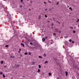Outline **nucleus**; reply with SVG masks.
Returning <instances> with one entry per match:
<instances>
[{
    "label": "nucleus",
    "mask_w": 79,
    "mask_h": 79,
    "mask_svg": "<svg viewBox=\"0 0 79 79\" xmlns=\"http://www.w3.org/2000/svg\"><path fill=\"white\" fill-rule=\"evenodd\" d=\"M7 18H8V19H9L8 22H9V23H11V25H12L13 27V29L14 30H15L14 28H13V26H14V24L13 23V21H12V19L11 18V15H10V14H9V13H8L7 15Z\"/></svg>",
    "instance_id": "f257e3e1"
},
{
    "label": "nucleus",
    "mask_w": 79,
    "mask_h": 79,
    "mask_svg": "<svg viewBox=\"0 0 79 79\" xmlns=\"http://www.w3.org/2000/svg\"><path fill=\"white\" fill-rule=\"evenodd\" d=\"M19 66H20V65L15 64L14 66V68L15 69H18V67H19Z\"/></svg>",
    "instance_id": "f03ea898"
},
{
    "label": "nucleus",
    "mask_w": 79,
    "mask_h": 79,
    "mask_svg": "<svg viewBox=\"0 0 79 79\" xmlns=\"http://www.w3.org/2000/svg\"><path fill=\"white\" fill-rule=\"evenodd\" d=\"M72 62L73 63H75L77 64V65L78 66L79 65V62L77 61H75V62L74 61H73Z\"/></svg>",
    "instance_id": "7ed1b4c3"
},
{
    "label": "nucleus",
    "mask_w": 79,
    "mask_h": 79,
    "mask_svg": "<svg viewBox=\"0 0 79 79\" xmlns=\"http://www.w3.org/2000/svg\"><path fill=\"white\" fill-rule=\"evenodd\" d=\"M42 40L43 42H44L45 40V39L44 38H43L42 39Z\"/></svg>",
    "instance_id": "20e7f679"
},
{
    "label": "nucleus",
    "mask_w": 79,
    "mask_h": 79,
    "mask_svg": "<svg viewBox=\"0 0 79 79\" xmlns=\"http://www.w3.org/2000/svg\"><path fill=\"white\" fill-rule=\"evenodd\" d=\"M53 60H54V61H55V62H56L57 59H56V58H54L53 59Z\"/></svg>",
    "instance_id": "39448f33"
},
{
    "label": "nucleus",
    "mask_w": 79,
    "mask_h": 79,
    "mask_svg": "<svg viewBox=\"0 0 79 79\" xmlns=\"http://www.w3.org/2000/svg\"><path fill=\"white\" fill-rule=\"evenodd\" d=\"M68 72L66 71L65 72V75L66 76H68Z\"/></svg>",
    "instance_id": "423d86ee"
},
{
    "label": "nucleus",
    "mask_w": 79,
    "mask_h": 79,
    "mask_svg": "<svg viewBox=\"0 0 79 79\" xmlns=\"http://www.w3.org/2000/svg\"><path fill=\"white\" fill-rule=\"evenodd\" d=\"M37 72H38V73H39V72H40V69H38V71H37Z\"/></svg>",
    "instance_id": "0eeeda50"
},
{
    "label": "nucleus",
    "mask_w": 79,
    "mask_h": 79,
    "mask_svg": "<svg viewBox=\"0 0 79 79\" xmlns=\"http://www.w3.org/2000/svg\"><path fill=\"white\" fill-rule=\"evenodd\" d=\"M48 2L49 3H52V2H51V1H50L48 0Z\"/></svg>",
    "instance_id": "6e6552de"
},
{
    "label": "nucleus",
    "mask_w": 79,
    "mask_h": 79,
    "mask_svg": "<svg viewBox=\"0 0 79 79\" xmlns=\"http://www.w3.org/2000/svg\"><path fill=\"white\" fill-rule=\"evenodd\" d=\"M43 56H44V57H46V56H47V55L45 54H43Z\"/></svg>",
    "instance_id": "1a4fd4ad"
},
{
    "label": "nucleus",
    "mask_w": 79,
    "mask_h": 79,
    "mask_svg": "<svg viewBox=\"0 0 79 79\" xmlns=\"http://www.w3.org/2000/svg\"><path fill=\"white\" fill-rule=\"evenodd\" d=\"M21 45H23V47H24V44L23 43H21Z\"/></svg>",
    "instance_id": "9d476101"
},
{
    "label": "nucleus",
    "mask_w": 79,
    "mask_h": 79,
    "mask_svg": "<svg viewBox=\"0 0 79 79\" xmlns=\"http://www.w3.org/2000/svg\"><path fill=\"white\" fill-rule=\"evenodd\" d=\"M53 21H56V20H55V18H53Z\"/></svg>",
    "instance_id": "9b49d317"
},
{
    "label": "nucleus",
    "mask_w": 79,
    "mask_h": 79,
    "mask_svg": "<svg viewBox=\"0 0 79 79\" xmlns=\"http://www.w3.org/2000/svg\"><path fill=\"white\" fill-rule=\"evenodd\" d=\"M69 9H70V10H71L73 11V9H72V8H71V7H69Z\"/></svg>",
    "instance_id": "f8f14e48"
},
{
    "label": "nucleus",
    "mask_w": 79,
    "mask_h": 79,
    "mask_svg": "<svg viewBox=\"0 0 79 79\" xmlns=\"http://www.w3.org/2000/svg\"><path fill=\"white\" fill-rule=\"evenodd\" d=\"M44 63H45V64H46V63H48V61L47 60H46L44 62Z\"/></svg>",
    "instance_id": "ddd939ff"
},
{
    "label": "nucleus",
    "mask_w": 79,
    "mask_h": 79,
    "mask_svg": "<svg viewBox=\"0 0 79 79\" xmlns=\"http://www.w3.org/2000/svg\"><path fill=\"white\" fill-rule=\"evenodd\" d=\"M48 74L49 76H50L52 75V73H49Z\"/></svg>",
    "instance_id": "4468645a"
},
{
    "label": "nucleus",
    "mask_w": 79,
    "mask_h": 79,
    "mask_svg": "<svg viewBox=\"0 0 79 79\" xmlns=\"http://www.w3.org/2000/svg\"><path fill=\"white\" fill-rule=\"evenodd\" d=\"M41 19V17H40V16H39V20H40V19Z\"/></svg>",
    "instance_id": "2eb2a0df"
},
{
    "label": "nucleus",
    "mask_w": 79,
    "mask_h": 79,
    "mask_svg": "<svg viewBox=\"0 0 79 79\" xmlns=\"http://www.w3.org/2000/svg\"><path fill=\"white\" fill-rule=\"evenodd\" d=\"M4 11H5V12H6V13H7V10H5V9L4 10Z\"/></svg>",
    "instance_id": "dca6fc26"
},
{
    "label": "nucleus",
    "mask_w": 79,
    "mask_h": 79,
    "mask_svg": "<svg viewBox=\"0 0 79 79\" xmlns=\"http://www.w3.org/2000/svg\"><path fill=\"white\" fill-rule=\"evenodd\" d=\"M32 64H33V65L35 64V62H32Z\"/></svg>",
    "instance_id": "f3484780"
},
{
    "label": "nucleus",
    "mask_w": 79,
    "mask_h": 79,
    "mask_svg": "<svg viewBox=\"0 0 79 79\" xmlns=\"http://www.w3.org/2000/svg\"><path fill=\"white\" fill-rule=\"evenodd\" d=\"M39 58H42V57L40 56H39Z\"/></svg>",
    "instance_id": "a211bd4d"
},
{
    "label": "nucleus",
    "mask_w": 79,
    "mask_h": 79,
    "mask_svg": "<svg viewBox=\"0 0 79 79\" xmlns=\"http://www.w3.org/2000/svg\"><path fill=\"white\" fill-rule=\"evenodd\" d=\"M3 77H4V78L5 77V74H3Z\"/></svg>",
    "instance_id": "6ab92c4d"
},
{
    "label": "nucleus",
    "mask_w": 79,
    "mask_h": 79,
    "mask_svg": "<svg viewBox=\"0 0 79 79\" xmlns=\"http://www.w3.org/2000/svg\"><path fill=\"white\" fill-rule=\"evenodd\" d=\"M3 61H2L1 62V64H3Z\"/></svg>",
    "instance_id": "aec40b11"
},
{
    "label": "nucleus",
    "mask_w": 79,
    "mask_h": 79,
    "mask_svg": "<svg viewBox=\"0 0 79 79\" xmlns=\"http://www.w3.org/2000/svg\"><path fill=\"white\" fill-rule=\"evenodd\" d=\"M39 68H41V66L40 65H39Z\"/></svg>",
    "instance_id": "412c9836"
},
{
    "label": "nucleus",
    "mask_w": 79,
    "mask_h": 79,
    "mask_svg": "<svg viewBox=\"0 0 79 79\" xmlns=\"http://www.w3.org/2000/svg\"><path fill=\"white\" fill-rule=\"evenodd\" d=\"M20 2H22V3H23V0H20Z\"/></svg>",
    "instance_id": "4be33fe9"
},
{
    "label": "nucleus",
    "mask_w": 79,
    "mask_h": 79,
    "mask_svg": "<svg viewBox=\"0 0 79 79\" xmlns=\"http://www.w3.org/2000/svg\"><path fill=\"white\" fill-rule=\"evenodd\" d=\"M9 45H5V47H8Z\"/></svg>",
    "instance_id": "5701e85b"
},
{
    "label": "nucleus",
    "mask_w": 79,
    "mask_h": 79,
    "mask_svg": "<svg viewBox=\"0 0 79 79\" xmlns=\"http://www.w3.org/2000/svg\"><path fill=\"white\" fill-rule=\"evenodd\" d=\"M73 33H74V34L76 32V31L75 30H74L73 31Z\"/></svg>",
    "instance_id": "b1692460"
},
{
    "label": "nucleus",
    "mask_w": 79,
    "mask_h": 79,
    "mask_svg": "<svg viewBox=\"0 0 79 79\" xmlns=\"http://www.w3.org/2000/svg\"><path fill=\"white\" fill-rule=\"evenodd\" d=\"M20 8H22V7H23V6H22V5L20 6H19Z\"/></svg>",
    "instance_id": "393cba45"
},
{
    "label": "nucleus",
    "mask_w": 79,
    "mask_h": 79,
    "mask_svg": "<svg viewBox=\"0 0 79 79\" xmlns=\"http://www.w3.org/2000/svg\"><path fill=\"white\" fill-rule=\"evenodd\" d=\"M15 56H13L12 57V58H13V59H14V58H15Z\"/></svg>",
    "instance_id": "a878e982"
},
{
    "label": "nucleus",
    "mask_w": 79,
    "mask_h": 79,
    "mask_svg": "<svg viewBox=\"0 0 79 79\" xmlns=\"http://www.w3.org/2000/svg\"><path fill=\"white\" fill-rule=\"evenodd\" d=\"M70 28H71L72 29H73V27H70Z\"/></svg>",
    "instance_id": "bb28decb"
},
{
    "label": "nucleus",
    "mask_w": 79,
    "mask_h": 79,
    "mask_svg": "<svg viewBox=\"0 0 79 79\" xmlns=\"http://www.w3.org/2000/svg\"><path fill=\"white\" fill-rule=\"evenodd\" d=\"M24 55H27V52H25L24 53Z\"/></svg>",
    "instance_id": "cd10ccee"
},
{
    "label": "nucleus",
    "mask_w": 79,
    "mask_h": 79,
    "mask_svg": "<svg viewBox=\"0 0 79 79\" xmlns=\"http://www.w3.org/2000/svg\"><path fill=\"white\" fill-rule=\"evenodd\" d=\"M57 23H58V24H60V22H58V21H56Z\"/></svg>",
    "instance_id": "c85d7f7f"
},
{
    "label": "nucleus",
    "mask_w": 79,
    "mask_h": 79,
    "mask_svg": "<svg viewBox=\"0 0 79 79\" xmlns=\"http://www.w3.org/2000/svg\"><path fill=\"white\" fill-rule=\"evenodd\" d=\"M51 26H54V24L53 23H52L51 24Z\"/></svg>",
    "instance_id": "c756f323"
},
{
    "label": "nucleus",
    "mask_w": 79,
    "mask_h": 79,
    "mask_svg": "<svg viewBox=\"0 0 79 79\" xmlns=\"http://www.w3.org/2000/svg\"><path fill=\"white\" fill-rule=\"evenodd\" d=\"M74 68H76V69H77V66H74Z\"/></svg>",
    "instance_id": "7c9ffc66"
},
{
    "label": "nucleus",
    "mask_w": 79,
    "mask_h": 79,
    "mask_svg": "<svg viewBox=\"0 0 79 79\" xmlns=\"http://www.w3.org/2000/svg\"><path fill=\"white\" fill-rule=\"evenodd\" d=\"M0 74H3V72H1V73H0Z\"/></svg>",
    "instance_id": "2f4dec72"
},
{
    "label": "nucleus",
    "mask_w": 79,
    "mask_h": 79,
    "mask_svg": "<svg viewBox=\"0 0 79 79\" xmlns=\"http://www.w3.org/2000/svg\"><path fill=\"white\" fill-rule=\"evenodd\" d=\"M44 4H45V5H46L47 4V2H44Z\"/></svg>",
    "instance_id": "473e14b6"
},
{
    "label": "nucleus",
    "mask_w": 79,
    "mask_h": 79,
    "mask_svg": "<svg viewBox=\"0 0 79 79\" xmlns=\"http://www.w3.org/2000/svg\"><path fill=\"white\" fill-rule=\"evenodd\" d=\"M29 11H31V9L30 8L29 9H28Z\"/></svg>",
    "instance_id": "72a5a7b5"
},
{
    "label": "nucleus",
    "mask_w": 79,
    "mask_h": 79,
    "mask_svg": "<svg viewBox=\"0 0 79 79\" xmlns=\"http://www.w3.org/2000/svg\"><path fill=\"white\" fill-rule=\"evenodd\" d=\"M45 17L47 18V15H45Z\"/></svg>",
    "instance_id": "f704fd0d"
},
{
    "label": "nucleus",
    "mask_w": 79,
    "mask_h": 79,
    "mask_svg": "<svg viewBox=\"0 0 79 79\" xmlns=\"http://www.w3.org/2000/svg\"><path fill=\"white\" fill-rule=\"evenodd\" d=\"M69 41L71 42L72 41V40H71V39H70L69 40Z\"/></svg>",
    "instance_id": "c9c22d12"
},
{
    "label": "nucleus",
    "mask_w": 79,
    "mask_h": 79,
    "mask_svg": "<svg viewBox=\"0 0 79 79\" xmlns=\"http://www.w3.org/2000/svg\"><path fill=\"white\" fill-rule=\"evenodd\" d=\"M53 34V35H56V33H54Z\"/></svg>",
    "instance_id": "e433bc0d"
},
{
    "label": "nucleus",
    "mask_w": 79,
    "mask_h": 79,
    "mask_svg": "<svg viewBox=\"0 0 79 79\" xmlns=\"http://www.w3.org/2000/svg\"><path fill=\"white\" fill-rule=\"evenodd\" d=\"M58 4H59V2H57L56 5H58Z\"/></svg>",
    "instance_id": "4c0bfd02"
},
{
    "label": "nucleus",
    "mask_w": 79,
    "mask_h": 79,
    "mask_svg": "<svg viewBox=\"0 0 79 79\" xmlns=\"http://www.w3.org/2000/svg\"><path fill=\"white\" fill-rule=\"evenodd\" d=\"M74 41H73L72 42V43L73 44L74 43Z\"/></svg>",
    "instance_id": "58836bf2"
},
{
    "label": "nucleus",
    "mask_w": 79,
    "mask_h": 79,
    "mask_svg": "<svg viewBox=\"0 0 79 79\" xmlns=\"http://www.w3.org/2000/svg\"><path fill=\"white\" fill-rule=\"evenodd\" d=\"M30 44H31V45H32V43H30Z\"/></svg>",
    "instance_id": "ea45409f"
},
{
    "label": "nucleus",
    "mask_w": 79,
    "mask_h": 79,
    "mask_svg": "<svg viewBox=\"0 0 79 79\" xmlns=\"http://www.w3.org/2000/svg\"><path fill=\"white\" fill-rule=\"evenodd\" d=\"M47 9H45V11H47Z\"/></svg>",
    "instance_id": "a19ab883"
},
{
    "label": "nucleus",
    "mask_w": 79,
    "mask_h": 79,
    "mask_svg": "<svg viewBox=\"0 0 79 79\" xmlns=\"http://www.w3.org/2000/svg\"><path fill=\"white\" fill-rule=\"evenodd\" d=\"M47 23H50V21H47Z\"/></svg>",
    "instance_id": "79ce46f5"
},
{
    "label": "nucleus",
    "mask_w": 79,
    "mask_h": 79,
    "mask_svg": "<svg viewBox=\"0 0 79 79\" xmlns=\"http://www.w3.org/2000/svg\"><path fill=\"white\" fill-rule=\"evenodd\" d=\"M22 55H21V54H20V57H22Z\"/></svg>",
    "instance_id": "37998d69"
},
{
    "label": "nucleus",
    "mask_w": 79,
    "mask_h": 79,
    "mask_svg": "<svg viewBox=\"0 0 79 79\" xmlns=\"http://www.w3.org/2000/svg\"><path fill=\"white\" fill-rule=\"evenodd\" d=\"M77 20L78 21V22H79V19H77Z\"/></svg>",
    "instance_id": "c03bdc74"
},
{
    "label": "nucleus",
    "mask_w": 79,
    "mask_h": 79,
    "mask_svg": "<svg viewBox=\"0 0 79 79\" xmlns=\"http://www.w3.org/2000/svg\"><path fill=\"white\" fill-rule=\"evenodd\" d=\"M19 26H21V23H19Z\"/></svg>",
    "instance_id": "a18cd8bd"
},
{
    "label": "nucleus",
    "mask_w": 79,
    "mask_h": 79,
    "mask_svg": "<svg viewBox=\"0 0 79 79\" xmlns=\"http://www.w3.org/2000/svg\"><path fill=\"white\" fill-rule=\"evenodd\" d=\"M52 29H53L54 27H51Z\"/></svg>",
    "instance_id": "49530a36"
},
{
    "label": "nucleus",
    "mask_w": 79,
    "mask_h": 79,
    "mask_svg": "<svg viewBox=\"0 0 79 79\" xmlns=\"http://www.w3.org/2000/svg\"><path fill=\"white\" fill-rule=\"evenodd\" d=\"M18 52L19 53H20V51H18Z\"/></svg>",
    "instance_id": "de8ad7c7"
},
{
    "label": "nucleus",
    "mask_w": 79,
    "mask_h": 79,
    "mask_svg": "<svg viewBox=\"0 0 79 79\" xmlns=\"http://www.w3.org/2000/svg\"><path fill=\"white\" fill-rule=\"evenodd\" d=\"M19 50L20 51H21V49H19Z\"/></svg>",
    "instance_id": "09e8293b"
},
{
    "label": "nucleus",
    "mask_w": 79,
    "mask_h": 79,
    "mask_svg": "<svg viewBox=\"0 0 79 79\" xmlns=\"http://www.w3.org/2000/svg\"><path fill=\"white\" fill-rule=\"evenodd\" d=\"M48 38V37L46 36V37H45V39H47V38Z\"/></svg>",
    "instance_id": "8fccbe9b"
},
{
    "label": "nucleus",
    "mask_w": 79,
    "mask_h": 79,
    "mask_svg": "<svg viewBox=\"0 0 79 79\" xmlns=\"http://www.w3.org/2000/svg\"><path fill=\"white\" fill-rule=\"evenodd\" d=\"M60 78H59V77H57V79H59Z\"/></svg>",
    "instance_id": "3c124183"
},
{
    "label": "nucleus",
    "mask_w": 79,
    "mask_h": 79,
    "mask_svg": "<svg viewBox=\"0 0 79 79\" xmlns=\"http://www.w3.org/2000/svg\"><path fill=\"white\" fill-rule=\"evenodd\" d=\"M29 55H31V53H30L29 54Z\"/></svg>",
    "instance_id": "603ef678"
},
{
    "label": "nucleus",
    "mask_w": 79,
    "mask_h": 79,
    "mask_svg": "<svg viewBox=\"0 0 79 79\" xmlns=\"http://www.w3.org/2000/svg\"><path fill=\"white\" fill-rule=\"evenodd\" d=\"M53 44V43L52 42L51 43V44Z\"/></svg>",
    "instance_id": "864d4df0"
},
{
    "label": "nucleus",
    "mask_w": 79,
    "mask_h": 79,
    "mask_svg": "<svg viewBox=\"0 0 79 79\" xmlns=\"http://www.w3.org/2000/svg\"><path fill=\"white\" fill-rule=\"evenodd\" d=\"M23 5H25V3H23Z\"/></svg>",
    "instance_id": "5fc2aeb1"
},
{
    "label": "nucleus",
    "mask_w": 79,
    "mask_h": 79,
    "mask_svg": "<svg viewBox=\"0 0 79 79\" xmlns=\"http://www.w3.org/2000/svg\"><path fill=\"white\" fill-rule=\"evenodd\" d=\"M12 56H10V58H12Z\"/></svg>",
    "instance_id": "6e6d98bb"
},
{
    "label": "nucleus",
    "mask_w": 79,
    "mask_h": 79,
    "mask_svg": "<svg viewBox=\"0 0 79 79\" xmlns=\"http://www.w3.org/2000/svg\"><path fill=\"white\" fill-rule=\"evenodd\" d=\"M77 23H78V21H77Z\"/></svg>",
    "instance_id": "4d7b16f0"
},
{
    "label": "nucleus",
    "mask_w": 79,
    "mask_h": 79,
    "mask_svg": "<svg viewBox=\"0 0 79 79\" xmlns=\"http://www.w3.org/2000/svg\"><path fill=\"white\" fill-rule=\"evenodd\" d=\"M67 7H68V8H69V6H67Z\"/></svg>",
    "instance_id": "13d9d810"
},
{
    "label": "nucleus",
    "mask_w": 79,
    "mask_h": 79,
    "mask_svg": "<svg viewBox=\"0 0 79 79\" xmlns=\"http://www.w3.org/2000/svg\"><path fill=\"white\" fill-rule=\"evenodd\" d=\"M66 56H68V54L66 55Z\"/></svg>",
    "instance_id": "bf43d9fd"
},
{
    "label": "nucleus",
    "mask_w": 79,
    "mask_h": 79,
    "mask_svg": "<svg viewBox=\"0 0 79 79\" xmlns=\"http://www.w3.org/2000/svg\"><path fill=\"white\" fill-rule=\"evenodd\" d=\"M4 1H6V0H3Z\"/></svg>",
    "instance_id": "052dcab7"
},
{
    "label": "nucleus",
    "mask_w": 79,
    "mask_h": 79,
    "mask_svg": "<svg viewBox=\"0 0 79 79\" xmlns=\"http://www.w3.org/2000/svg\"><path fill=\"white\" fill-rule=\"evenodd\" d=\"M27 46H28V47H29V45H27Z\"/></svg>",
    "instance_id": "680f3d73"
},
{
    "label": "nucleus",
    "mask_w": 79,
    "mask_h": 79,
    "mask_svg": "<svg viewBox=\"0 0 79 79\" xmlns=\"http://www.w3.org/2000/svg\"><path fill=\"white\" fill-rule=\"evenodd\" d=\"M78 27H79V25H78Z\"/></svg>",
    "instance_id": "e2e57ef3"
},
{
    "label": "nucleus",
    "mask_w": 79,
    "mask_h": 79,
    "mask_svg": "<svg viewBox=\"0 0 79 79\" xmlns=\"http://www.w3.org/2000/svg\"><path fill=\"white\" fill-rule=\"evenodd\" d=\"M30 3H32V2H31Z\"/></svg>",
    "instance_id": "0e129e2a"
},
{
    "label": "nucleus",
    "mask_w": 79,
    "mask_h": 79,
    "mask_svg": "<svg viewBox=\"0 0 79 79\" xmlns=\"http://www.w3.org/2000/svg\"><path fill=\"white\" fill-rule=\"evenodd\" d=\"M27 1H29V0H27Z\"/></svg>",
    "instance_id": "69168bd1"
},
{
    "label": "nucleus",
    "mask_w": 79,
    "mask_h": 79,
    "mask_svg": "<svg viewBox=\"0 0 79 79\" xmlns=\"http://www.w3.org/2000/svg\"><path fill=\"white\" fill-rule=\"evenodd\" d=\"M75 59H76V58H75Z\"/></svg>",
    "instance_id": "338daca9"
},
{
    "label": "nucleus",
    "mask_w": 79,
    "mask_h": 79,
    "mask_svg": "<svg viewBox=\"0 0 79 79\" xmlns=\"http://www.w3.org/2000/svg\"><path fill=\"white\" fill-rule=\"evenodd\" d=\"M4 67L5 68V66H4Z\"/></svg>",
    "instance_id": "774afa93"
}]
</instances>
